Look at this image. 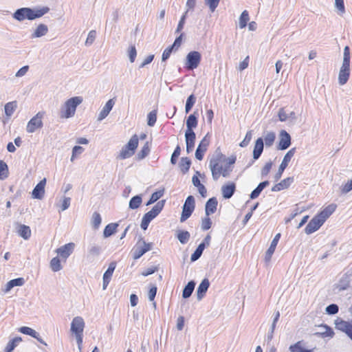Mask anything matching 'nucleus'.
I'll use <instances>...</instances> for the list:
<instances>
[{
  "label": "nucleus",
  "instance_id": "58",
  "mask_svg": "<svg viewBox=\"0 0 352 352\" xmlns=\"http://www.w3.org/2000/svg\"><path fill=\"white\" fill-rule=\"evenodd\" d=\"M205 3L209 7L211 12H214L217 8L220 0H204Z\"/></svg>",
  "mask_w": 352,
  "mask_h": 352
},
{
  "label": "nucleus",
  "instance_id": "55",
  "mask_svg": "<svg viewBox=\"0 0 352 352\" xmlns=\"http://www.w3.org/2000/svg\"><path fill=\"white\" fill-rule=\"evenodd\" d=\"M84 151V148L80 146H75L72 148V155L71 157V162H74L77 155H80Z\"/></svg>",
  "mask_w": 352,
  "mask_h": 352
},
{
  "label": "nucleus",
  "instance_id": "31",
  "mask_svg": "<svg viewBox=\"0 0 352 352\" xmlns=\"http://www.w3.org/2000/svg\"><path fill=\"white\" fill-rule=\"evenodd\" d=\"M17 233L25 240H28L31 236L30 228L23 224H19L17 226Z\"/></svg>",
  "mask_w": 352,
  "mask_h": 352
},
{
  "label": "nucleus",
  "instance_id": "2",
  "mask_svg": "<svg viewBox=\"0 0 352 352\" xmlns=\"http://www.w3.org/2000/svg\"><path fill=\"white\" fill-rule=\"evenodd\" d=\"M49 11L50 8L46 6L41 8H21L14 12L12 17L19 21H23L25 19L32 21L43 16Z\"/></svg>",
  "mask_w": 352,
  "mask_h": 352
},
{
  "label": "nucleus",
  "instance_id": "16",
  "mask_svg": "<svg viewBox=\"0 0 352 352\" xmlns=\"http://www.w3.org/2000/svg\"><path fill=\"white\" fill-rule=\"evenodd\" d=\"M74 247V243H69L58 248L56 252L60 257L67 259L73 252Z\"/></svg>",
  "mask_w": 352,
  "mask_h": 352
},
{
  "label": "nucleus",
  "instance_id": "48",
  "mask_svg": "<svg viewBox=\"0 0 352 352\" xmlns=\"http://www.w3.org/2000/svg\"><path fill=\"white\" fill-rule=\"evenodd\" d=\"M157 120V110L154 109L148 113L147 116V124L149 126H153Z\"/></svg>",
  "mask_w": 352,
  "mask_h": 352
},
{
  "label": "nucleus",
  "instance_id": "59",
  "mask_svg": "<svg viewBox=\"0 0 352 352\" xmlns=\"http://www.w3.org/2000/svg\"><path fill=\"white\" fill-rule=\"evenodd\" d=\"M128 56L131 63H133L137 56V51L135 47L132 45L128 50Z\"/></svg>",
  "mask_w": 352,
  "mask_h": 352
},
{
  "label": "nucleus",
  "instance_id": "56",
  "mask_svg": "<svg viewBox=\"0 0 352 352\" xmlns=\"http://www.w3.org/2000/svg\"><path fill=\"white\" fill-rule=\"evenodd\" d=\"M325 311L327 314L333 315L338 312L339 307L336 304H331L326 307Z\"/></svg>",
  "mask_w": 352,
  "mask_h": 352
},
{
  "label": "nucleus",
  "instance_id": "40",
  "mask_svg": "<svg viewBox=\"0 0 352 352\" xmlns=\"http://www.w3.org/2000/svg\"><path fill=\"white\" fill-rule=\"evenodd\" d=\"M142 199L141 195H135L129 201V207L131 209H137L140 207Z\"/></svg>",
  "mask_w": 352,
  "mask_h": 352
},
{
  "label": "nucleus",
  "instance_id": "19",
  "mask_svg": "<svg viewBox=\"0 0 352 352\" xmlns=\"http://www.w3.org/2000/svg\"><path fill=\"white\" fill-rule=\"evenodd\" d=\"M221 194L224 199H230L236 191V185L233 182H229L221 186Z\"/></svg>",
  "mask_w": 352,
  "mask_h": 352
},
{
  "label": "nucleus",
  "instance_id": "15",
  "mask_svg": "<svg viewBox=\"0 0 352 352\" xmlns=\"http://www.w3.org/2000/svg\"><path fill=\"white\" fill-rule=\"evenodd\" d=\"M46 184V179L41 180L32 190V196L34 199H42L45 194V186Z\"/></svg>",
  "mask_w": 352,
  "mask_h": 352
},
{
  "label": "nucleus",
  "instance_id": "1",
  "mask_svg": "<svg viewBox=\"0 0 352 352\" xmlns=\"http://www.w3.org/2000/svg\"><path fill=\"white\" fill-rule=\"evenodd\" d=\"M209 167L212 172V179L217 181L221 175L228 177L232 168L226 163V157L218 154L210 160Z\"/></svg>",
  "mask_w": 352,
  "mask_h": 352
},
{
  "label": "nucleus",
  "instance_id": "53",
  "mask_svg": "<svg viewBox=\"0 0 352 352\" xmlns=\"http://www.w3.org/2000/svg\"><path fill=\"white\" fill-rule=\"evenodd\" d=\"M96 37V30H91L88 33L87 38L85 41V45L90 46L93 44Z\"/></svg>",
  "mask_w": 352,
  "mask_h": 352
},
{
  "label": "nucleus",
  "instance_id": "27",
  "mask_svg": "<svg viewBox=\"0 0 352 352\" xmlns=\"http://www.w3.org/2000/svg\"><path fill=\"white\" fill-rule=\"evenodd\" d=\"M336 205L331 204L324 208L319 214L317 215L319 218L325 222V221L329 217V216L336 210Z\"/></svg>",
  "mask_w": 352,
  "mask_h": 352
},
{
  "label": "nucleus",
  "instance_id": "39",
  "mask_svg": "<svg viewBox=\"0 0 352 352\" xmlns=\"http://www.w3.org/2000/svg\"><path fill=\"white\" fill-rule=\"evenodd\" d=\"M22 341V338L19 336L13 338L10 340L7 344V346L5 349L6 352H12L14 348L18 345V344Z\"/></svg>",
  "mask_w": 352,
  "mask_h": 352
},
{
  "label": "nucleus",
  "instance_id": "20",
  "mask_svg": "<svg viewBox=\"0 0 352 352\" xmlns=\"http://www.w3.org/2000/svg\"><path fill=\"white\" fill-rule=\"evenodd\" d=\"M25 284V280L23 278H17L8 281L5 286L1 289V291L4 293H8L13 287L23 286Z\"/></svg>",
  "mask_w": 352,
  "mask_h": 352
},
{
  "label": "nucleus",
  "instance_id": "44",
  "mask_svg": "<svg viewBox=\"0 0 352 352\" xmlns=\"http://www.w3.org/2000/svg\"><path fill=\"white\" fill-rule=\"evenodd\" d=\"M50 267L53 272H58L62 269L60 261L58 257L53 258L50 261Z\"/></svg>",
  "mask_w": 352,
  "mask_h": 352
},
{
  "label": "nucleus",
  "instance_id": "47",
  "mask_svg": "<svg viewBox=\"0 0 352 352\" xmlns=\"http://www.w3.org/2000/svg\"><path fill=\"white\" fill-rule=\"evenodd\" d=\"M177 236L181 243L186 244L188 241L190 235L188 231H179Z\"/></svg>",
  "mask_w": 352,
  "mask_h": 352
},
{
  "label": "nucleus",
  "instance_id": "41",
  "mask_svg": "<svg viewBox=\"0 0 352 352\" xmlns=\"http://www.w3.org/2000/svg\"><path fill=\"white\" fill-rule=\"evenodd\" d=\"M191 161L188 157H182L179 168L183 173H186L190 167Z\"/></svg>",
  "mask_w": 352,
  "mask_h": 352
},
{
  "label": "nucleus",
  "instance_id": "61",
  "mask_svg": "<svg viewBox=\"0 0 352 352\" xmlns=\"http://www.w3.org/2000/svg\"><path fill=\"white\" fill-rule=\"evenodd\" d=\"M280 238V233L276 234V236H274V238L273 239L272 241L271 242L270 248L267 250H270V252L272 251L274 252Z\"/></svg>",
  "mask_w": 352,
  "mask_h": 352
},
{
  "label": "nucleus",
  "instance_id": "12",
  "mask_svg": "<svg viewBox=\"0 0 352 352\" xmlns=\"http://www.w3.org/2000/svg\"><path fill=\"white\" fill-rule=\"evenodd\" d=\"M324 222L318 215L315 216L307 225L305 232L307 234H312L318 230Z\"/></svg>",
  "mask_w": 352,
  "mask_h": 352
},
{
  "label": "nucleus",
  "instance_id": "17",
  "mask_svg": "<svg viewBox=\"0 0 352 352\" xmlns=\"http://www.w3.org/2000/svg\"><path fill=\"white\" fill-rule=\"evenodd\" d=\"M85 327V322L82 318L76 316L74 318L71 323V331L74 334L82 333Z\"/></svg>",
  "mask_w": 352,
  "mask_h": 352
},
{
  "label": "nucleus",
  "instance_id": "28",
  "mask_svg": "<svg viewBox=\"0 0 352 352\" xmlns=\"http://www.w3.org/2000/svg\"><path fill=\"white\" fill-rule=\"evenodd\" d=\"M264 147L263 140L261 138H258L256 140L255 145L253 150V158L254 160H258L261 155Z\"/></svg>",
  "mask_w": 352,
  "mask_h": 352
},
{
  "label": "nucleus",
  "instance_id": "60",
  "mask_svg": "<svg viewBox=\"0 0 352 352\" xmlns=\"http://www.w3.org/2000/svg\"><path fill=\"white\" fill-rule=\"evenodd\" d=\"M212 221L211 219L208 217V216H206L204 219H202L201 221V229L203 230H208L211 228Z\"/></svg>",
  "mask_w": 352,
  "mask_h": 352
},
{
  "label": "nucleus",
  "instance_id": "37",
  "mask_svg": "<svg viewBox=\"0 0 352 352\" xmlns=\"http://www.w3.org/2000/svg\"><path fill=\"white\" fill-rule=\"evenodd\" d=\"M17 107L16 101L9 102L4 107L5 113L8 117H10Z\"/></svg>",
  "mask_w": 352,
  "mask_h": 352
},
{
  "label": "nucleus",
  "instance_id": "8",
  "mask_svg": "<svg viewBox=\"0 0 352 352\" xmlns=\"http://www.w3.org/2000/svg\"><path fill=\"white\" fill-rule=\"evenodd\" d=\"M152 243H146L142 238L140 239L133 250V257L135 260L140 258L143 254L149 251Z\"/></svg>",
  "mask_w": 352,
  "mask_h": 352
},
{
  "label": "nucleus",
  "instance_id": "11",
  "mask_svg": "<svg viewBox=\"0 0 352 352\" xmlns=\"http://www.w3.org/2000/svg\"><path fill=\"white\" fill-rule=\"evenodd\" d=\"M335 327L336 329L345 333L347 336L352 340V322H349L338 318L335 320Z\"/></svg>",
  "mask_w": 352,
  "mask_h": 352
},
{
  "label": "nucleus",
  "instance_id": "46",
  "mask_svg": "<svg viewBox=\"0 0 352 352\" xmlns=\"http://www.w3.org/2000/svg\"><path fill=\"white\" fill-rule=\"evenodd\" d=\"M19 331L23 334L30 336L32 338H37L38 332L30 327H21L19 329Z\"/></svg>",
  "mask_w": 352,
  "mask_h": 352
},
{
  "label": "nucleus",
  "instance_id": "13",
  "mask_svg": "<svg viewBox=\"0 0 352 352\" xmlns=\"http://www.w3.org/2000/svg\"><path fill=\"white\" fill-rule=\"evenodd\" d=\"M210 144V140L208 138V134H207L200 142L199 144L196 151H195V157L198 160H201L204 157V153L207 151L208 146Z\"/></svg>",
  "mask_w": 352,
  "mask_h": 352
},
{
  "label": "nucleus",
  "instance_id": "49",
  "mask_svg": "<svg viewBox=\"0 0 352 352\" xmlns=\"http://www.w3.org/2000/svg\"><path fill=\"white\" fill-rule=\"evenodd\" d=\"M102 219L99 213L95 212L92 215L91 223L94 229H98L101 223Z\"/></svg>",
  "mask_w": 352,
  "mask_h": 352
},
{
  "label": "nucleus",
  "instance_id": "25",
  "mask_svg": "<svg viewBox=\"0 0 352 352\" xmlns=\"http://www.w3.org/2000/svg\"><path fill=\"white\" fill-rule=\"evenodd\" d=\"M218 201L216 199V197H212L210 198L205 206V212L206 216H209L210 214H212L215 212L217 210Z\"/></svg>",
  "mask_w": 352,
  "mask_h": 352
},
{
  "label": "nucleus",
  "instance_id": "23",
  "mask_svg": "<svg viewBox=\"0 0 352 352\" xmlns=\"http://www.w3.org/2000/svg\"><path fill=\"white\" fill-rule=\"evenodd\" d=\"M294 182L293 177H289L286 179H284L280 182L276 184L272 188V191L278 192L284 189H287Z\"/></svg>",
  "mask_w": 352,
  "mask_h": 352
},
{
  "label": "nucleus",
  "instance_id": "43",
  "mask_svg": "<svg viewBox=\"0 0 352 352\" xmlns=\"http://www.w3.org/2000/svg\"><path fill=\"white\" fill-rule=\"evenodd\" d=\"M249 14L247 10H244L242 12L240 17H239V27L240 28H244L246 27L247 23L249 21Z\"/></svg>",
  "mask_w": 352,
  "mask_h": 352
},
{
  "label": "nucleus",
  "instance_id": "26",
  "mask_svg": "<svg viewBox=\"0 0 352 352\" xmlns=\"http://www.w3.org/2000/svg\"><path fill=\"white\" fill-rule=\"evenodd\" d=\"M209 286L210 282L208 278H204L199 284L197 289V296L199 300H201L205 296Z\"/></svg>",
  "mask_w": 352,
  "mask_h": 352
},
{
  "label": "nucleus",
  "instance_id": "32",
  "mask_svg": "<svg viewBox=\"0 0 352 352\" xmlns=\"http://www.w3.org/2000/svg\"><path fill=\"white\" fill-rule=\"evenodd\" d=\"M155 217V215H154L151 211L145 213L142 219L140 225L141 228L146 230L148 228L150 222Z\"/></svg>",
  "mask_w": 352,
  "mask_h": 352
},
{
  "label": "nucleus",
  "instance_id": "34",
  "mask_svg": "<svg viewBox=\"0 0 352 352\" xmlns=\"http://www.w3.org/2000/svg\"><path fill=\"white\" fill-rule=\"evenodd\" d=\"M195 287V282L194 280L189 281L183 289L182 297L184 298H189L192 295V294L194 291Z\"/></svg>",
  "mask_w": 352,
  "mask_h": 352
},
{
  "label": "nucleus",
  "instance_id": "38",
  "mask_svg": "<svg viewBox=\"0 0 352 352\" xmlns=\"http://www.w3.org/2000/svg\"><path fill=\"white\" fill-rule=\"evenodd\" d=\"M205 248L206 247L204 243H201L198 245L194 253L191 255L190 260L192 262L198 260L201 257Z\"/></svg>",
  "mask_w": 352,
  "mask_h": 352
},
{
  "label": "nucleus",
  "instance_id": "57",
  "mask_svg": "<svg viewBox=\"0 0 352 352\" xmlns=\"http://www.w3.org/2000/svg\"><path fill=\"white\" fill-rule=\"evenodd\" d=\"M181 152V148L179 145L176 146L175 148L171 157H170V162L172 164H175L177 163V159L179 156Z\"/></svg>",
  "mask_w": 352,
  "mask_h": 352
},
{
  "label": "nucleus",
  "instance_id": "50",
  "mask_svg": "<svg viewBox=\"0 0 352 352\" xmlns=\"http://www.w3.org/2000/svg\"><path fill=\"white\" fill-rule=\"evenodd\" d=\"M195 101L196 98L193 94H191L188 97L185 107L186 113H188L190 111V109L195 104Z\"/></svg>",
  "mask_w": 352,
  "mask_h": 352
},
{
  "label": "nucleus",
  "instance_id": "4",
  "mask_svg": "<svg viewBox=\"0 0 352 352\" xmlns=\"http://www.w3.org/2000/svg\"><path fill=\"white\" fill-rule=\"evenodd\" d=\"M350 75V50L349 46H345L343 53V61L340 67L338 81L340 85H343L346 83Z\"/></svg>",
  "mask_w": 352,
  "mask_h": 352
},
{
  "label": "nucleus",
  "instance_id": "29",
  "mask_svg": "<svg viewBox=\"0 0 352 352\" xmlns=\"http://www.w3.org/2000/svg\"><path fill=\"white\" fill-rule=\"evenodd\" d=\"M185 138L186 143V151L189 153L192 151L194 148L196 135L195 132L185 133Z\"/></svg>",
  "mask_w": 352,
  "mask_h": 352
},
{
  "label": "nucleus",
  "instance_id": "3",
  "mask_svg": "<svg viewBox=\"0 0 352 352\" xmlns=\"http://www.w3.org/2000/svg\"><path fill=\"white\" fill-rule=\"evenodd\" d=\"M82 102V98L74 96L67 100L60 107L59 117L63 119H68L74 116L77 107Z\"/></svg>",
  "mask_w": 352,
  "mask_h": 352
},
{
  "label": "nucleus",
  "instance_id": "14",
  "mask_svg": "<svg viewBox=\"0 0 352 352\" xmlns=\"http://www.w3.org/2000/svg\"><path fill=\"white\" fill-rule=\"evenodd\" d=\"M291 144V136L285 130H282L279 135V142L277 146L278 150H285L289 147Z\"/></svg>",
  "mask_w": 352,
  "mask_h": 352
},
{
  "label": "nucleus",
  "instance_id": "52",
  "mask_svg": "<svg viewBox=\"0 0 352 352\" xmlns=\"http://www.w3.org/2000/svg\"><path fill=\"white\" fill-rule=\"evenodd\" d=\"M8 165L2 160H0V179H3L8 177Z\"/></svg>",
  "mask_w": 352,
  "mask_h": 352
},
{
  "label": "nucleus",
  "instance_id": "42",
  "mask_svg": "<svg viewBox=\"0 0 352 352\" xmlns=\"http://www.w3.org/2000/svg\"><path fill=\"white\" fill-rule=\"evenodd\" d=\"M164 189H162V190H160L158 191L153 192L151 195L148 202L146 204V206H149V205L153 204L155 202H156L158 199H160L164 195Z\"/></svg>",
  "mask_w": 352,
  "mask_h": 352
},
{
  "label": "nucleus",
  "instance_id": "18",
  "mask_svg": "<svg viewBox=\"0 0 352 352\" xmlns=\"http://www.w3.org/2000/svg\"><path fill=\"white\" fill-rule=\"evenodd\" d=\"M114 104H115L114 99H113V98L109 99L106 102L104 106L102 107V110L100 111L98 118H97L98 121L100 122V121L103 120L106 117H107V116L109 115L110 111L112 110Z\"/></svg>",
  "mask_w": 352,
  "mask_h": 352
},
{
  "label": "nucleus",
  "instance_id": "21",
  "mask_svg": "<svg viewBox=\"0 0 352 352\" xmlns=\"http://www.w3.org/2000/svg\"><path fill=\"white\" fill-rule=\"evenodd\" d=\"M116 264L115 262H111L109 264L108 269L106 270V272L103 274L102 289L104 290L107 289V287L111 279L113 273L116 269Z\"/></svg>",
  "mask_w": 352,
  "mask_h": 352
},
{
  "label": "nucleus",
  "instance_id": "30",
  "mask_svg": "<svg viewBox=\"0 0 352 352\" xmlns=\"http://www.w3.org/2000/svg\"><path fill=\"white\" fill-rule=\"evenodd\" d=\"M290 352H313V349H307L305 348V343L300 340L291 345L289 347Z\"/></svg>",
  "mask_w": 352,
  "mask_h": 352
},
{
  "label": "nucleus",
  "instance_id": "45",
  "mask_svg": "<svg viewBox=\"0 0 352 352\" xmlns=\"http://www.w3.org/2000/svg\"><path fill=\"white\" fill-rule=\"evenodd\" d=\"M165 200H161L158 201L150 210L155 217H157L162 210L164 204H165Z\"/></svg>",
  "mask_w": 352,
  "mask_h": 352
},
{
  "label": "nucleus",
  "instance_id": "9",
  "mask_svg": "<svg viewBox=\"0 0 352 352\" xmlns=\"http://www.w3.org/2000/svg\"><path fill=\"white\" fill-rule=\"evenodd\" d=\"M201 55L199 52H190L186 56V67L189 70L196 69L201 61Z\"/></svg>",
  "mask_w": 352,
  "mask_h": 352
},
{
  "label": "nucleus",
  "instance_id": "64",
  "mask_svg": "<svg viewBox=\"0 0 352 352\" xmlns=\"http://www.w3.org/2000/svg\"><path fill=\"white\" fill-rule=\"evenodd\" d=\"M173 50V48L171 46L165 49L162 54V60L166 61L170 57Z\"/></svg>",
  "mask_w": 352,
  "mask_h": 352
},
{
  "label": "nucleus",
  "instance_id": "7",
  "mask_svg": "<svg viewBox=\"0 0 352 352\" xmlns=\"http://www.w3.org/2000/svg\"><path fill=\"white\" fill-rule=\"evenodd\" d=\"M44 112H38L28 122L26 131L29 133H34L37 129L43 127V118Z\"/></svg>",
  "mask_w": 352,
  "mask_h": 352
},
{
  "label": "nucleus",
  "instance_id": "33",
  "mask_svg": "<svg viewBox=\"0 0 352 352\" xmlns=\"http://www.w3.org/2000/svg\"><path fill=\"white\" fill-rule=\"evenodd\" d=\"M197 119L194 114H190L186 120V127L187 129L186 133H192L194 132L192 129L197 127Z\"/></svg>",
  "mask_w": 352,
  "mask_h": 352
},
{
  "label": "nucleus",
  "instance_id": "35",
  "mask_svg": "<svg viewBox=\"0 0 352 352\" xmlns=\"http://www.w3.org/2000/svg\"><path fill=\"white\" fill-rule=\"evenodd\" d=\"M118 226V223H111L106 226L103 232L104 237L107 238L116 232Z\"/></svg>",
  "mask_w": 352,
  "mask_h": 352
},
{
  "label": "nucleus",
  "instance_id": "36",
  "mask_svg": "<svg viewBox=\"0 0 352 352\" xmlns=\"http://www.w3.org/2000/svg\"><path fill=\"white\" fill-rule=\"evenodd\" d=\"M151 148L149 146V143L146 142L142 149L138 152V153L136 155V158L138 160H142L144 159L150 153Z\"/></svg>",
  "mask_w": 352,
  "mask_h": 352
},
{
  "label": "nucleus",
  "instance_id": "62",
  "mask_svg": "<svg viewBox=\"0 0 352 352\" xmlns=\"http://www.w3.org/2000/svg\"><path fill=\"white\" fill-rule=\"evenodd\" d=\"M187 12H188V10L181 17V19H180V20L179 21V23L177 25V29L175 30V33L180 32L182 30V29L184 28V23H185Z\"/></svg>",
  "mask_w": 352,
  "mask_h": 352
},
{
  "label": "nucleus",
  "instance_id": "51",
  "mask_svg": "<svg viewBox=\"0 0 352 352\" xmlns=\"http://www.w3.org/2000/svg\"><path fill=\"white\" fill-rule=\"evenodd\" d=\"M276 138L275 133L274 132H269L266 134L264 138L265 144L267 146H271Z\"/></svg>",
  "mask_w": 352,
  "mask_h": 352
},
{
  "label": "nucleus",
  "instance_id": "22",
  "mask_svg": "<svg viewBox=\"0 0 352 352\" xmlns=\"http://www.w3.org/2000/svg\"><path fill=\"white\" fill-rule=\"evenodd\" d=\"M101 247L95 244L91 245L87 252L86 258L89 262L94 261L95 258L98 257L101 253Z\"/></svg>",
  "mask_w": 352,
  "mask_h": 352
},
{
  "label": "nucleus",
  "instance_id": "24",
  "mask_svg": "<svg viewBox=\"0 0 352 352\" xmlns=\"http://www.w3.org/2000/svg\"><path fill=\"white\" fill-rule=\"evenodd\" d=\"M48 32V27L47 25L39 24L30 35L31 38H40L45 36Z\"/></svg>",
  "mask_w": 352,
  "mask_h": 352
},
{
  "label": "nucleus",
  "instance_id": "6",
  "mask_svg": "<svg viewBox=\"0 0 352 352\" xmlns=\"http://www.w3.org/2000/svg\"><path fill=\"white\" fill-rule=\"evenodd\" d=\"M195 207V198L192 195H189L183 206L182 208V212L180 217V221L184 222L186 219H188L190 215L192 214V212L194 211Z\"/></svg>",
  "mask_w": 352,
  "mask_h": 352
},
{
  "label": "nucleus",
  "instance_id": "54",
  "mask_svg": "<svg viewBox=\"0 0 352 352\" xmlns=\"http://www.w3.org/2000/svg\"><path fill=\"white\" fill-rule=\"evenodd\" d=\"M335 7L338 10L340 15H342L345 13L344 0H335Z\"/></svg>",
  "mask_w": 352,
  "mask_h": 352
},
{
  "label": "nucleus",
  "instance_id": "10",
  "mask_svg": "<svg viewBox=\"0 0 352 352\" xmlns=\"http://www.w3.org/2000/svg\"><path fill=\"white\" fill-rule=\"evenodd\" d=\"M296 153V148H291L284 156L283 160L278 168L277 173L274 175V180H279L283 175V171L288 166L289 162Z\"/></svg>",
  "mask_w": 352,
  "mask_h": 352
},
{
  "label": "nucleus",
  "instance_id": "63",
  "mask_svg": "<svg viewBox=\"0 0 352 352\" xmlns=\"http://www.w3.org/2000/svg\"><path fill=\"white\" fill-rule=\"evenodd\" d=\"M252 135L251 131H248L243 140L240 143L241 147H245L248 146V144L250 143L251 139H252Z\"/></svg>",
  "mask_w": 352,
  "mask_h": 352
},
{
  "label": "nucleus",
  "instance_id": "5",
  "mask_svg": "<svg viewBox=\"0 0 352 352\" xmlns=\"http://www.w3.org/2000/svg\"><path fill=\"white\" fill-rule=\"evenodd\" d=\"M138 137L137 135H133L128 143L125 144L120 151L118 158L124 160L133 156L138 146Z\"/></svg>",
  "mask_w": 352,
  "mask_h": 352
}]
</instances>
